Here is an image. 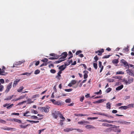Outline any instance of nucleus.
Instances as JSON below:
<instances>
[{
  "label": "nucleus",
  "mask_w": 134,
  "mask_h": 134,
  "mask_svg": "<svg viewBox=\"0 0 134 134\" xmlns=\"http://www.w3.org/2000/svg\"><path fill=\"white\" fill-rule=\"evenodd\" d=\"M38 109L42 112H44L46 113H47L49 112V109L47 107H38Z\"/></svg>",
  "instance_id": "1"
},
{
  "label": "nucleus",
  "mask_w": 134,
  "mask_h": 134,
  "mask_svg": "<svg viewBox=\"0 0 134 134\" xmlns=\"http://www.w3.org/2000/svg\"><path fill=\"white\" fill-rule=\"evenodd\" d=\"M59 112V111H53L52 112V115L55 119H57Z\"/></svg>",
  "instance_id": "2"
},
{
  "label": "nucleus",
  "mask_w": 134,
  "mask_h": 134,
  "mask_svg": "<svg viewBox=\"0 0 134 134\" xmlns=\"http://www.w3.org/2000/svg\"><path fill=\"white\" fill-rule=\"evenodd\" d=\"M120 62L122 63L124 65V66L126 68H129V65L127 62L124 59H122L121 60Z\"/></svg>",
  "instance_id": "3"
},
{
  "label": "nucleus",
  "mask_w": 134,
  "mask_h": 134,
  "mask_svg": "<svg viewBox=\"0 0 134 134\" xmlns=\"http://www.w3.org/2000/svg\"><path fill=\"white\" fill-rule=\"evenodd\" d=\"M12 82L9 83L8 85L7 86L6 89L5 91L6 93H7L9 91H10V88L12 87Z\"/></svg>",
  "instance_id": "4"
},
{
  "label": "nucleus",
  "mask_w": 134,
  "mask_h": 134,
  "mask_svg": "<svg viewBox=\"0 0 134 134\" xmlns=\"http://www.w3.org/2000/svg\"><path fill=\"white\" fill-rule=\"evenodd\" d=\"M116 122L120 123L122 124H129L130 123V122H127L123 120H118L115 121Z\"/></svg>",
  "instance_id": "5"
},
{
  "label": "nucleus",
  "mask_w": 134,
  "mask_h": 134,
  "mask_svg": "<svg viewBox=\"0 0 134 134\" xmlns=\"http://www.w3.org/2000/svg\"><path fill=\"white\" fill-rule=\"evenodd\" d=\"M1 129L4 130H11L13 129V131H15L16 130V129L15 128L8 127L7 126L5 127H1Z\"/></svg>",
  "instance_id": "6"
},
{
  "label": "nucleus",
  "mask_w": 134,
  "mask_h": 134,
  "mask_svg": "<svg viewBox=\"0 0 134 134\" xmlns=\"http://www.w3.org/2000/svg\"><path fill=\"white\" fill-rule=\"evenodd\" d=\"M78 124L81 125H86L90 123L89 122L83 120L78 122Z\"/></svg>",
  "instance_id": "7"
},
{
  "label": "nucleus",
  "mask_w": 134,
  "mask_h": 134,
  "mask_svg": "<svg viewBox=\"0 0 134 134\" xmlns=\"http://www.w3.org/2000/svg\"><path fill=\"white\" fill-rule=\"evenodd\" d=\"M99 121L102 122H107L109 123H113V122H116L115 121H110L106 119H103L99 120Z\"/></svg>",
  "instance_id": "8"
},
{
  "label": "nucleus",
  "mask_w": 134,
  "mask_h": 134,
  "mask_svg": "<svg viewBox=\"0 0 134 134\" xmlns=\"http://www.w3.org/2000/svg\"><path fill=\"white\" fill-rule=\"evenodd\" d=\"M133 79L132 78H131L129 79L127 81V80H125L124 81H125L126 85H128L132 82Z\"/></svg>",
  "instance_id": "9"
},
{
  "label": "nucleus",
  "mask_w": 134,
  "mask_h": 134,
  "mask_svg": "<svg viewBox=\"0 0 134 134\" xmlns=\"http://www.w3.org/2000/svg\"><path fill=\"white\" fill-rule=\"evenodd\" d=\"M67 56V53L66 52H65L63 53L60 56H62L59 59V60L62 59H64L66 58Z\"/></svg>",
  "instance_id": "10"
},
{
  "label": "nucleus",
  "mask_w": 134,
  "mask_h": 134,
  "mask_svg": "<svg viewBox=\"0 0 134 134\" xmlns=\"http://www.w3.org/2000/svg\"><path fill=\"white\" fill-rule=\"evenodd\" d=\"M126 71L127 73L129 74L130 75L134 76V74L133 72H132V70H131L128 68V69L126 70Z\"/></svg>",
  "instance_id": "11"
},
{
  "label": "nucleus",
  "mask_w": 134,
  "mask_h": 134,
  "mask_svg": "<svg viewBox=\"0 0 134 134\" xmlns=\"http://www.w3.org/2000/svg\"><path fill=\"white\" fill-rule=\"evenodd\" d=\"M102 126L110 127L113 126V125L112 124H108L107 123H103L102 124Z\"/></svg>",
  "instance_id": "12"
},
{
  "label": "nucleus",
  "mask_w": 134,
  "mask_h": 134,
  "mask_svg": "<svg viewBox=\"0 0 134 134\" xmlns=\"http://www.w3.org/2000/svg\"><path fill=\"white\" fill-rule=\"evenodd\" d=\"M20 80V79L17 80H16L14 81L13 85V87H15L16 86L17 84L18 83L19 81Z\"/></svg>",
  "instance_id": "13"
},
{
  "label": "nucleus",
  "mask_w": 134,
  "mask_h": 134,
  "mask_svg": "<svg viewBox=\"0 0 134 134\" xmlns=\"http://www.w3.org/2000/svg\"><path fill=\"white\" fill-rule=\"evenodd\" d=\"M13 121H15V122H18L19 123H21V120H20L19 119H16V118H14L13 119V120H12Z\"/></svg>",
  "instance_id": "14"
},
{
  "label": "nucleus",
  "mask_w": 134,
  "mask_h": 134,
  "mask_svg": "<svg viewBox=\"0 0 134 134\" xmlns=\"http://www.w3.org/2000/svg\"><path fill=\"white\" fill-rule=\"evenodd\" d=\"M74 130L72 128H68L64 129V131L65 132H68Z\"/></svg>",
  "instance_id": "15"
},
{
  "label": "nucleus",
  "mask_w": 134,
  "mask_h": 134,
  "mask_svg": "<svg viewBox=\"0 0 134 134\" xmlns=\"http://www.w3.org/2000/svg\"><path fill=\"white\" fill-rule=\"evenodd\" d=\"M129 108V107L127 106H122L119 108V109L121 110H126Z\"/></svg>",
  "instance_id": "16"
},
{
  "label": "nucleus",
  "mask_w": 134,
  "mask_h": 134,
  "mask_svg": "<svg viewBox=\"0 0 134 134\" xmlns=\"http://www.w3.org/2000/svg\"><path fill=\"white\" fill-rule=\"evenodd\" d=\"M123 87V85H121L120 86H119L116 88V90L117 91H119L121 90Z\"/></svg>",
  "instance_id": "17"
},
{
  "label": "nucleus",
  "mask_w": 134,
  "mask_h": 134,
  "mask_svg": "<svg viewBox=\"0 0 134 134\" xmlns=\"http://www.w3.org/2000/svg\"><path fill=\"white\" fill-rule=\"evenodd\" d=\"M14 95H12L11 96H9L7 97L6 98L4 99V100H8L11 99L13 97Z\"/></svg>",
  "instance_id": "18"
},
{
  "label": "nucleus",
  "mask_w": 134,
  "mask_h": 134,
  "mask_svg": "<svg viewBox=\"0 0 134 134\" xmlns=\"http://www.w3.org/2000/svg\"><path fill=\"white\" fill-rule=\"evenodd\" d=\"M66 68V67L64 66V65H62L60 66H59V70H60L61 71H62L64 70Z\"/></svg>",
  "instance_id": "19"
},
{
  "label": "nucleus",
  "mask_w": 134,
  "mask_h": 134,
  "mask_svg": "<svg viewBox=\"0 0 134 134\" xmlns=\"http://www.w3.org/2000/svg\"><path fill=\"white\" fill-rule=\"evenodd\" d=\"M54 104L57 105H61V104L59 101L56 100L55 101Z\"/></svg>",
  "instance_id": "20"
},
{
  "label": "nucleus",
  "mask_w": 134,
  "mask_h": 134,
  "mask_svg": "<svg viewBox=\"0 0 134 134\" xmlns=\"http://www.w3.org/2000/svg\"><path fill=\"white\" fill-rule=\"evenodd\" d=\"M62 73V71L61 70H60L58 72L57 74V75L55 77L57 78V79H60L59 78V77L61 76V75L60 74Z\"/></svg>",
  "instance_id": "21"
},
{
  "label": "nucleus",
  "mask_w": 134,
  "mask_h": 134,
  "mask_svg": "<svg viewBox=\"0 0 134 134\" xmlns=\"http://www.w3.org/2000/svg\"><path fill=\"white\" fill-rule=\"evenodd\" d=\"M27 121L30 122L32 124H33V123H37L39 122V121H34L32 120H27Z\"/></svg>",
  "instance_id": "22"
},
{
  "label": "nucleus",
  "mask_w": 134,
  "mask_h": 134,
  "mask_svg": "<svg viewBox=\"0 0 134 134\" xmlns=\"http://www.w3.org/2000/svg\"><path fill=\"white\" fill-rule=\"evenodd\" d=\"M75 115L76 116H87L86 114H75Z\"/></svg>",
  "instance_id": "23"
},
{
  "label": "nucleus",
  "mask_w": 134,
  "mask_h": 134,
  "mask_svg": "<svg viewBox=\"0 0 134 134\" xmlns=\"http://www.w3.org/2000/svg\"><path fill=\"white\" fill-rule=\"evenodd\" d=\"M24 88V87L23 86H21L17 90V91L19 92H21L22 91Z\"/></svg>",
  "instance_id": "24"
},
{
  "label": "nucleus",
  "mask_w": 134,
  "mask_h": 134,
  "mask_svg": "<svg viewBox=\"0 0 134 134\" xmlns=\"http://www.w3.org/2000/svg\"><path fill=\"white\" fill-rule=\"evenodd\" d=\"M58 116L61 118L63 119L64 120H65V118L63 117V116L62 115V114L60 113H59L58 115Z\"/></svg>",
  "instance_id": "25"
},
{
  "label": "nucleus",
  "mask_w": 134,
  "mask_h": 134,
  "mask_svg": "<svg viewBox=\"0 0 134 134\" xmlns=\"http://www.w3.org/2000/svg\"><path fill=\"white\" fill-rule=\"evenodd\" d=\"M111 104H110L109 102L107 104V108L108 109H110L111 108V106L110 105Z\"/></svg>",
  "instance_id": "26"
},
{
  "label": "nucleus",
  "mask_w": 134,
  "mask_h": 134,
  "mask_svg": "<svg viewBox=\"0 0 134 134\" xmlns=\"http://www.w3.org/2000/svg\"><path fill=\"white\" fill-rule=\"evenodd\" d=\"M30 113L29 111H27L25 113H24L23 116H25L28 117L30 116V115H26V114Z\"/></svg>",
  "instance_id": "27"
},
{
  "label": "nucleus",
  "mask_w": 134,
  "mask_h": 134,
  "mask_svg": "<svg viewBox=\"0 0 134 134\" xmlns=\"http://www.w3.org/2000/svg\"><path fill=\"white\" fill-rule=\"evenodd\" d=\"M31 74V73H28L27 72H25V73H23V74H21V75H26L27 76H29Z\"/></svg>",
  "instance_id": "28"
},
{
  "label": "nucleus",
  "mask_w": 134,
  "mask_h": 134,
  "mask_svg": "<svg viewBox=\"0 0 134 134\" xmlns=\"http://www.w3.org/2000/svg\"><path fill=\"white\" fill-rule=\"evenodd\" d=\"M65 60V59L64 60H58L57 61H55L54 63L55 64H57L59 63H60L61 62L64 61Z\"/></svg>",
  "instance_id": "29"
},
{
  "label": "nucleus",
  "mask_w": 134,
  "mask_h": 134,
  "mask_svg": "<svg viewBox=\"0 0 134 134\" xmlns=\"http://www.w3.org/2000/svg\"><path fill=\"white\" fill-rule=\"evenodd\" d=\"M94 59L95 60L94 61V62H97V61L98 60L99 58L96 55L94 57Z\"/></svg>",
  "instance_id": "30"
},
{
  "label": "nucleus",
  "mask_w": 134,
  "mask_h": 134,
  "mask_svg": "<svg viewBox=\"0 0 134 134\" xmlns=\"http://www.w3.org/2000/svg\"><path fill=\"white\" fill-rule=\"evenodd\" d=\"M112 63L113 64H117L118 63V61L117 59H115L113 60Z\"/></svg>",
  "instance_id": "31"
},
{
  "label": "nucleus",
  "mask_w": 134,
  "mask_h": 134,
  "mask_svg": "<svg viewBox=\"0 0 134 134\" xmlns=\"http://www.w3.org/2000/svg\"><path fill=\"white\" fill-rule=\"evenodd\" d=\"M124 72L121 71H118L116 72V74H123Z\"/></svg>",
  "instance_id": "32"
},
{
  "label": "nucleus",
  "mask_w": 134,
  "mask_h": 134,
  "mask_svg": "<svg viewBox=\"0 0 134 134\" xmlns=\"http://www.w3.org/2000/svg\"><path fill=\"white\" fill-rule=\"evenodd\" d=\"M29 125H20V127H21V128H24V129H25L26 128V127Z\"/></svg>",
  "instance_id": "33"
},
{
  "label": "nucleus",
  "mask_w": 134,
  "mask_h": 134,
  "mask_svg": "<svg viewBox=\"0 0 134 134\" xmlns=\"http://www.w3.org/2000/svg\"><path fill=\"white\" fill-rule=\"evenodd\" d=\"M93 66L94 68L96 69L97 68V64L96 63H93Z\"/></svg>",
  "instance_id": "34"
},
{
  "label": "nucleus",
  "mask_w": 134,
  "mask_h": 134,
  "mask_svg": "<svg viewBox=\"0 0 134 134\" xmlns=\"http://www.w3.org/2000/svg\"><path fill=\"white\" fill-rule=\"evenodd\" d=\"M111 90V88H108L106 89V92L107 93H108L110 92Z\"/></svg>",
  "instance_id": "35"
},
{
  "label": "nucleus",
  "mask_w": 134,
  "mask_h": 134,
  "mask_svg": "<svg viewBox=\"0 0 134 134\" xmlns=\"http://www.w3.org/2000/svg\"><path fill=\"white\" fill-rule=\"evenodd\" d=\"M40 70H39L37 69L35 71L34 74H38L40 73Z\"/></svg>",
  "instance_id": "36"
},
{
  "label": "nucleus",
  "mask_w": 134,
  "mask_h": 134,
  "mask_svg": "<svg viewBox=\"0 0 134 134\" xmlns=\"http://www.w3.org/2000/svg\"><path fill=\"white\" fill-rule=\"evenodd\" d=\"M111 55H106L103 56V57L102 58H109V57H110Z\"/></svg>",
  "instance_id": "37"
},
{
  "label": "nucleus",
  "mask_w": 134,
  "mask_h": 134,
  "mask_svg": "<svg viewBox=\"0 0 134 134\" xmlns=\"http://www.w3.org/2000/svg\"><path fill=\"white\" fill-rule=\"evenodd\" d=\"M71 100L70 98L66 99L65 100V102L66 103H70L71 102Z\"/></svg>",
  "instance_id": "38"
},
{
  "label": "nucleus",
  "mask_w": 134,
  "mask_h": 134,
  "mask_svg": "<svg viewBox=\"0 0 134 134\" xmlns=\"http://www.w3.org/2000/svg\"><path fill=\"white\" fill-rule=\"evenodd\" d=\"M98 52L99 53L98 54V55H101L102 54V53L101 52L100 50H99L98 51H97L96 52V53H97Z\"/></svg>",
  "instance_id": "39"
},
{
  "label": "nucleus",
  "mask_w": 134,
  "mask_h": 134,
  "mask_svg": "<svg viewBox=\"0 0 134 134\" xmlns=\"http://www.w3.org/2000/svg\"><path fill=\"white\" fill-rule=\"evenodd\" d=\"M13 105V104H12L10 105H8V106L6 108L7 109H9L10 108H12Z\"/></svg>",
  "instance_id": "40"
},
{
  "label": "nucleus",
  "mask_w": 134,
  "mask_h": 134,
  "mask_svg": "<svg viewBox=\"0 0 134 134\" xmlns=\"http://www.w3.org/2000/svg\"><path fill=\"white\" fill-rule=\"evenodd\" d=\"M31 112L34 114H37L38 113L37 111L34 110L33 109H31Z\"/></svg>",
  "instance_id": "41"
},
{
  "label": "nucleus",
  "mask_w": 134,
  "mask_h": 134,
  "mask_svg": "<svg viewBox=\"0 0 134 134\" xmlns=\"http://www.w3.org/2000/svg\"><path fill=\"white\" fill-rule=\"evenodd\" d=\"M4 89V86L2 85H0V91L2 92Z\"/></svg>",
  "instance_id": "42"
},
{
  "label": "nucleus",
  "mask_w": 134,
  "mask_h": 134,
  "mask_svg": "<svg viewBox=\"0 0 134 134\" xmlns=\"http://www.w3.org/2000/svg\"><path fill=\"white\" fill-rule=\"evenodd\" d=\"M25 62V60H23L21 61H19L17 63V64H16V65H18L19 64H21L23 62Z\"/></svg>",
  "instance_id": "43"
},
{
  "label": "nucleus",
  "mask_w": 134,
  "mask_h": 134,
  "mask_svg": "<svg viewBox=\"0 0 134 134\" xmlns=\"http://www.w3.org/2000/svg\"><path fill=\"white\" fill-rule=\"evenodd\" d=\"M76 82V81L74 80H72L71 82V83L72 85L75 84Z\"/></svg>",
  "instance_id": "44"
},
{
  "label": "nucleus",
  "mask_w": 134,
  "mask_h": 134,
  "mask_svg": "<svg viewBox=\"0 0 134 134\" xmlns=\"http://www.w3.org/2000/svg\"><path fill=\"white\" fill-rule=\"evenodd\" d=\"M39 96V94H36L33 95L32 97V98H34L36 97H38Z\"/></svg>",
  "instance_id": "45"
},
{
  "label": "nucleus",
  "mask_w": 134,
  "mask_h": 134,
  "mask_svg": "<svg viewBox=\"0 0 134 134\" xmlns=\"http://www.w3.org/2000/svg\"><path fill=\"white\" fill-rule=\"evenodd\" d=\"M64 90L66 92H70L72 91V89L71 88H70L69 89H65Z\"/></svg>",
  "instance_id": "46"
},
{
  "label": "nucleus",
  "mask_w": 134,
  "mask_h": 134,
  "mask_svg": "<svg viewBox=\"0 0 134 134\" xmlns=\"http://www.w3.org/2000/svg\"><path fill=\"white\" fill-rule=\"evenodd\" d=\"M82 52V51H81V50H79V51H77L76 52L75 54H76V55H78L79 54L81 53Z\"/></svg>",
  "instance_id": "47"
},
{
  "label": "nucleus",
  "mask_w": 134,
  "mask_h": 134,
  "mask_svg": "<svg viewBox=\"0 0 134 134\" xmlns=\"http://www.w3.org/2000/svg\"><path fill=\"white\" fill-rule=\"evenodd\" d=\"M108 81L109 82H113L114 81V80L112 79H108Z\"/></svg>",
  "instance_id": "48"
},
{
  "label": "nucleus",
  "mask_w": 134,
  "mask_h": 134,
  "mask_svg": "<svg viewBox=\"0 0 134 134\" xmlns=\"http://www.w3.org/2000/svg\"><path fill=\"white\" fill-rule=\"evenodd\" d=\"M99 64H98V66L100 68H101L102 66H103L102 65V63L100 61H99Z\"/></svg>",
  "instance_id": "49"
},
{
  "label": "nucleus",
  "mask_w": 134,
  "mask_h": 134,
  "mask_svg": "<svg viewBox=\"0 0 134 134\" xmlns=\"http://www.w3.org/2000/svg\"><path fill=\"white\" fill-rule=\"evenodd\" d=\"M48 60V59L46 58H45L43 59H42L41 60V61L43 62H47Z\"/></svg>",
  "instance_id": "50"
},
{
  "label": "nucleus",
  "mask_w": 134,
  "mask_h": 134,
  "mask_svg": "<svg viewBox=\"0 0 134 134\" xmlns=\"http://www.w3.org/2000/svg\"><path fill=\"white\" fill-rule=\"evenodd\" d=\"M0 122L3 124H5L6 121L4 120L0 119Z\"/></svg>",
  "instance_id": "51"
},
{
  "label": "nucleus",
  "mask_w": 134,
  "mask_h": 134,
  "mask_svg": "<svg viewBox=\"0 0 134 134\" xmlns=\"http://www.w3.org/2000/svg\"><path fill=\"white\" fill-rule=\"evenodd\" d=\"M50 72L53 74H54L56 72V71L55 70L52 69L50 70Z\"/></svg>",
  "instance_id": "52"
},
{
  "label": "nucleus",
  "mask_w": 134,
  "mask_h": 134,
  "mask_svg": "<svg viewBox=\"0 0 134 134\" xmlns=\"http://www.w3.org/2000/svg\"><path fill=\"white\" fill-rule=\"evenodd\" d=\"M45 129H41V130H39L38 131V133L39 134H41V132H43V131H44V130H45Z\"/></svg>",
  "instance_id": "53"
},
{
  "label": "nucleus",
  "mask_w": 134,
  "mask_h": 134,
  "mask_svg": "<svg viewBox=\"0 0 134 134\" xmlns=\"http://www.w3.org/2000/svg\"><path fill=\"white\" fill-rule=\"evenodd\" d=\"M5 71L4 70H2V71H1V74H0V75H5V74H4V73H5Z\"/></svg>",
  "instance_id": "54"
},
{
  "label": "nucleus",
  "mask_w": 134,
  "mask_h": 134,
  "mask_svg": "<svg viewBox=\"0 0 134 134\" xmlns=\"http://www.w3.org/2000/svg\"><path fill=\"white\" fill-rule=\"evenodd\" d=\"M95 93L97 94H102V91L101 90H100L99 92H96Z\"/></svg>",
  "instance_id": "55"
},
{
  "label": "nucleus",
  "mask_w": 134,
  "mask_h": 134,
  "mask_svg": "<svg viewBox=\"0 0 134 134\" xmlns=\"http://www.w3.org/2000/svg\"><path fill=\"white\" fill-rule=\"evenodd\" d=\"M31 116V118H32L33 119H36L38 118L36 116H35L33 115V116Z\"/></svg>",
  "instance_id": "56"
},
{
  "label": "nucleus",
  "mask_w": 134,
  "mask_h": 134,
  "mask_svg": "<svg viewBox=\"0 0 134 134\" xmlns=\"http://www.w3.org/2000/svg\"><path fill=\"white\" fill-rule=\"evenodd\" d=\"M112 77L113 78H115V79H120L121 78L119 76H113Z\"/></svg>",
  "instance_id": "57"
},
{
  "label": "nucleus",
  "mask_w": 134,
  "mask_h": 134,
  "mask_svg": "<svg viewBox=\"0 0 134 134\" xmlns=\"http://www.w3.org/2000/svg\"><path fill=\"white\" fill-rule=\"evenodd\" d=\"M84 96H82V97H81L80 98V100L81 102H82L83 101V100H84Z\"/></svg>",
  "instance_id": "58"
},
{
  "label": "nucleus",
  "mask_w": 134,
  "mask_h": 134,
  "mask_svg": "<svg viewBox=\"0 0 134 134\" xmlns=\"http://www.w3.org/2000/svg\"><path fill=\"white\" fill-rule=\"evenodd\" d=\"M0 82L1 83L3 84L4 83V81L3 79H0Z\"/></svg>",
  "instance_id": "59"
},
{
  "label": "nucleus",
  "mask_w": 134,
  "mask_h": 134,
  "mask_svg": "<svg viewBox=\"0 0 134 134\" xmlns=\"http://www.w3.org/2000/svg\"><path fill=\"white\" fill-rule=\"evenodd\" d=\"M92 126L91 125H87L86 126V127L87 129H89L91 128Z\"/></svg>",
  "instance_id": "60"
},
{
  "label": "nucleus",
  "mask_w": 134,
  "mask_h": 134,
  "mask_svg": "<svg viewBox=\"0 0 134 134\" xmlns=\"http://www.w3.org/2000/svg\"><path fill=\"white\" fill-rule=\"evenodd\" d=\"M88 76L87 74H84L83 75L84 78L85 79H87L88 77Z\"/></svg>",
  "instance_id": "61"
},
{
  "label": "nucleus",
  "mask_w": 134,
  "mask_h": 134,
  "mask_svg": "<svg viewBox=\"0 0 134 134\" xmlns=\"http://www.w3.org/2000/svg\"><path fill=\"white\" fill-rule=\"evenodd\" d=\"M60 56L59 55H58L56 54H55V56H54V58H55V59H57L59 58V57Z\"/></svg>",
  "instance_id": "62"
},
{
  "label": "nucleus",
  "mask_w": 134,
  "mask_h": 134,
  "mask_svg": "<svg viewBox=\"0 0 134 134\" xmlns=\"http://www.w3.org/2000/svg\"><path fill=\"white\" fill-rule=\"evenodd\" d=\"M133 104H130L129 105H128L127 107H129V108L131 107H133Z\"/></svg>",
  "instance_id": "63"
},
{
  "label": "nucleus",
  "mask_w": 134,
  "mask_h": 134,
  "mask_svg": "<svg viewBox=\"0 0 134 134\" xmlns=\"http://www.w3.org/2000/svg\"><path fill=\"white\" fill-rule=\"evenodd\" d=\"M47 65V63H43L40 65V67H41L43 66H46V65Z\"/></svg>",
  "instance_id": "64"
}]
</instances>
